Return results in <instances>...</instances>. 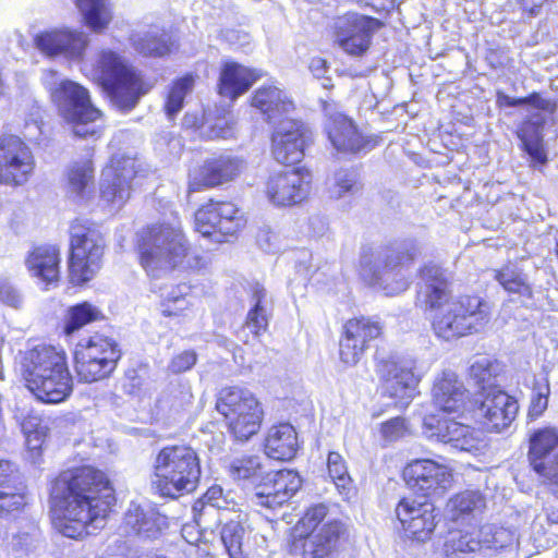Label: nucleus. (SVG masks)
Here are the masks:
<instances>
[{
	"mask_svg": "<svg viewBox=\"0 0 558 558\" xmlns=\"http://www.w3.org/2000/svg\"><path fill=\"white\" fill-rule=\"evenodd\" d=\"M54 527L65 537L81 538L104 526L114 501L106 474L89 465L65 470L52 482Z\"/></svg>",
	"mask_w": 558,
	"mask_h": 558,
	"instance_id": "1",
	"label": "nucleus"
},
{
	"mask_svg": "<svg viewBox=\"0 0 558 558\" xmlns=\"http://www.w3.org/2000/svg\"><path fill=\"white\" fill-rule=\"evenodd\" d=\"M421 278V302L426 308L438 311L432 324L437 337L449 341L478 332L486 326L489 320L487 303L473 295L451 300L448 276L440 267L425 266Z\"/></svg>",
	"mask_w": 558,
	"mask_h": 558,
	"instance_id": "2",
	"label": "nucleus"
},
{
	"mask_svg": "<svg viewBox=\"0 0 558 558\" xmlns=\"http://www.w3.org/2000/svg\"><path fill=\"white\" fill-rule=\"evenodd\" d=\"M26 387L45 403L64 401L73 390L66 354L52 345H37L24 352L21 361Z\"/></svg>",
	"mask_w": 558,
	"mask_h": 558,
	"instance_id": "3",
	"label": "nucleus"
},
{
	"mask_svg": "<svg viewBox=\"0 0 558 558\" xmlns=\"http://www.w3.org/2000/svg\"><path fill=\"white\" fill-rule=\"evenodd\" d=\"M422 252V243L412 238L366 250L361 256V274L386 295H397L409 286L402 269L413 264Z\"/></svg>",
	"mask_w": 558,
	"mask_h": 558,
	"instance_id": "4",
	"label": "nucleus"
},
{
	"mask_svg": "<svg viewBox=\"0 0 558 558\" xmlns=\"http://www.w3.org/2000/svg\"><path fill=\"white\" fill-rule=\"evenodd\" d=\"M154 475L155 492L175 499L196 489L201 477L199 458L191 447H165L155 459Z\"/></svg>",
	"mask_w": 558,
	"mask_h": 558,
	"instance_id": "5",
	"label": "nucleus"
},
{
	"mask_svg": "<svg viewBox=\"0 0 558 558\" xmlns=\"http://www.w3.org/2000/svg\"><path fill=\"white\" fill-rule=\"evenodd\" d=\"M96 73L110 101L121 111L134 109L153 88V84L146 82L132 64L111 50L101 51Z\"/></svg>",
	"mask_w": 558,
	"mask_h": 558,
	"instance_id": "6",
	"label": "nucleus"
},
{
	"mask_svg": "<svg viewBox=\"0 0 558 558\" xmlns=\"http://www.w3.org/2000/svg\"><path fill=\"white\" fill-rule=\"evenodd\" d=\"M138 251L143 267L155 276L180 265L187 253L184 234L179 227L153 225L140 233Z\"/></svg>",
	"mask_w": 558,
	"mask_h": 558,
	"instance_id": "7",
	"label": "nucleus"
},
{
	"mask_svg": "<svg viewBox=\"0 0 558 558\" xmlns=\"http://www.w3.org/2000/svg\"><path fill=\"white\" fill-rule=\"evenodd\" d=\"M51 97L60 116L80 138H98L101 134V112L92 105L89 94L80 84L64 80L52 90Z\"/></svg>",
	"mask_w": 558,
	"mask_h": 558,
	"instance_id": "8",
	"label": "nucleus"
},
{
	"mask_svg": "<svg viewBox=\"0 0 558 558\" xmlns=\"http://www.w3.org/2000/svg\"><path fill=\"white\" fill-rule=\"evenodd\" d=\"M70 280L74 284L89 281L100 269L105 238L99 228L87 220H75L71 226Z\"/></svg>",
	"mask_w": 558,
	"mask_h": 558,
	"instance_id": "9",
	"label": "nucleus"
},
{
	"mask_svg": "<svg viewBox=\"0 0 558 558\" xmlns=\"http://www.w3.org/2000/svg\"><path fill=\"white\" fill-rule=\"evenodd\" d=\"M216 410L223 415L230 433L241 441L255 435L262 424L263 409L250 390L241 387H227L219 391Z\"/></svg>",
	"mask_w": 558,
	"mask_h": 558,
	"instance_id": "10",
	"label": "nucleus"
},
{
	"mask_svg": "<svg viewBox=\"0 0 558 558\" xmlns=\"http://www.w3.org/2000/svg\"><path fill=\"white\" fill-rule=\"evenodd\" d=\"M121 351L112 339L95 335L81 341L74 352V368L80 381L107 378L117 367Z\"/></svg>",
	"mask_w": 558,
	"mask_h": 558,
	"instance_id": "11",
	"label": "nucleus"
},
{
	"mask_svg": "<svg viewBox=\"0 0 558 558\" xmlns=\"http://www.w3.org/2000/svg\"><path fill=\"white\" fill-rule=\"evenodd\" d=\"M379 24L378 20L357 13L338 16L331 26L333 44L350 56L362 57L368 51Z\"/></svg>",
	"mask_w": 558,
	"mask_h": 558,
	"instance_id": "12",
	"label": "nucleus"
},
{
	"mask_svg": "<svg viewBox=\"0 0 558 558\" xmlns=\"http://www.w3.org/2000/svg\"><path fill=\"white\" fill-rule=\"evenodd\" d=\"M484 388L475 399V416L487 430L500 433L514 421L518 402L497 386Z\"/></svg>",
	"mask_w": 558,
	"mask_h": 558,
	"instance_id": "13",
	"label": "nucleus"
},
{
	"mask_svg": "<svg viewBox=\"0 0 558 558\" xmlns=\"http://www.w3.org/2000/svg\"><path fill=\"white\" fill-rule=\"evenodd\" d=\"M34 167L33 154L20 137L8 135L0 138V184H24Z\"/></svg>",
	"mask_w": 558,
	"mask_h": 558,
	"instance_id": "14",
	"label": "nucleus"
},
{
	"mask_svg": "<svg viewBox=\"0 0 558 558\" xmlns=\"http://www.w3.org/2000/svg\"><path fill=\"white\" fill-rule=\"evenodd\" d=\"M527 458L531 468L549 481L554 493L558 495V428L535 430L530 437Z\"/></svg>",
	"mask_w": 558,
	"mask_h": 558,
	"instance_id": "15",
	"label": "nucleus"
},
{
	"mask_svg": "<svg viewBox=\"0 0 558 558\" xmlns=\"http://www.w3.org/2000/svg\"><path fill=\"white\" fill-rule=\"evenodd\" d=\"M403 478L415 494L428 497L441 495L452 482L448 466L430 459L411 461L403 470Z\"/></svg>",
	"mask_w": 558,
	"mask_h": 558,
	"instance_id": "16",
	"label": "nucleus"
},
{
	"mask_svg": "<svg viewBox=\"0 0 558 558\" xmlns=\"http://www.w3.org/2000/svg\"><path fill=\"white\" fill-rule=\"evenodd\" d=\"M311 142L312 132L303 122L287 119L275 128L271 151L280 163H298L303 159L305 148Z\"/></svg>",
	"mask_w": 558,
	"mask_h": 558,
	"instance_id": "17",
	"label": "nucleus"
},
{
	"mask_svg": "<svg viewBox=\"0 0 558 558\" xmlns=\"http://www.w3.org/2000/svg\"><path fill=\"white\" fill-rule=\"evenodd\" d=\"M396 514L407 535L420 543L432 539L441 520L440 512L432 502H418L410 498H402L399 501Z\"/></svg>",
	"mask_w": 558,
	"mask_h": 558,
	"instance_id": "18",
	"label": "nucleus"
},
{
	"mask_svg": "<svg viewBox=\"0 0 558 558\" xmlns=\"http://www.w3.org/2000/svg\"><path fill=\"white\" fill-rule=\"evenodd\" d=\"M245 169V161L236 156L222 154L204 160L189 173V192L214 187L234 180Z\"/></svg>",
	"mask_w": 558,
	"mask_h": 558,
	"instance_id": "19",
	"label": "nucleus"
},
{
	"mask_svg": "<svg viewBox=\"0 0 558 558\" xmlns=\"http://www.w3.org/2000/svg\"><path fill=\"white\" fill-rule=\"evenodd\" d=\"M344 532L342 522L328 520L319 530L294 537L291 553L300 558H331Z\"/></svg>",
	"mask_w": 558,
	"mask_h": 558,
	"instance_id": "20",
	"label": "nucleus"
},
{
	"mask_svg": "<svg viewBox=\"0 0 558 558\" xmlns=\"http://www.w3.org/2000/svg\"><path fill=\"white\" fill-rule=\"evenodd\" d=\"M311 178L301 169L281 171L269 175L265 193L276 206L301 203L310 191Z\"/></svg>",
	"mask_w": 558,
	"mask_h": 558,
	"instance_id": "21",
	"label": "nucleus"
},
{
	"mask_svg": "<svg viewBox=\"0 0 558 558\" xmlns=\"http://www.w3.org/2000/svg\"><path fill=\"white\" fill-rule=\"evenodd\" d=\"M383 331L378 320L361 317L353 318L344 325V333L340 340V359L347 365H355L362 357L368 343L377 339Z\"/></svg>",
	"mask_w": 558,
	"mask_h": 558,
	"instance_id": "22",
	"label": "nucleus"
},
{
	"mask_svg": "<svg viewBox=\"0 0 558 558\" xmlns=\"http://www.w3.org/2000/svg\"><path fill=\"white\" fill-rule=\"evenodd\" d=\"M134 175V165L131 159L112 160L101 173V198L117 208L122 207L130 198L131 181Z\"/></svg>",
	"mask_w": 558,
	"mask_h": 558,
	"instance_id": "23",
	"label": "nucleus"
},
{
	"mask_svg": "<svg viewBox=\"0 0 558 558\" xmlns=\"http://www.w3.org/2000/svg\"><path fill=\"white\" fill-rule=\"evenodd\" d=\"M383 389L390 398L399 400L402 405L409 404L416 393L420 378L409 363L384 361L379 365Z\"/></svg>",
	"mask_w": 558,
	"mask_h": 558,
	"instance_id": "24",
	"label": "nucleus"
},
{
	"mask_svg": "<svg viewBox=\"0 0 558 558\" xmlns=\"http://www.w3.org/2000/svg\"><path fill=\"white\" fill-rule=\"evenodd\" d=\"M35 46L45 56L53 58L64 56L78 60L88 45L87 35L83 32L71 29H53L36 35Z\"/></svg>",
	"mask_w": 558,
	"mask_h": 558,
	"instance_id": "25",
	"label": "nucleus"
},
{
	"mask_svg": "<svg viewBox=\"0 0 558 558\" xmlns=\"http://www.w3.org/2000/svg\"><path fill=\"white\" fill-rule=\"evenodd\" d=\"M432 396L439 410L456 413L464 409L468 390L454 372L444 371L434 383Z\"/></svg>",
	"mask_w": 558,
	"mask_h": 558,
	"instance_id": "26",
	"label": "nucleus"
},
{
	"mask_svg": "<svg viewBox=\"0 0 558 558\" xmlns=\"http://www.w3.org/2000/svg\"><path fill=\"white\" fill-rule=\"evenodd\" d=\"M544 112L542 109L531 108L527 118L517 131L523 150L534 163L538 165H544L547 161L543 146V129L546 121Z\"/></svg>",
	"mask_w": 558,
	"mask_h": 558,
	"instance_id": "27",
	"label": "nucleus"
},
{
	"mask_svg": "<svg viewBox=\"0 0 558 558\" xmlns=\"http://www.w3.org/2000/svg\"><path fill=\"white\" fill-rule=\"evenodd\" d=\"M252 106L258 109L269 123L276 125L289 119L288 116L294 110L293 102L275 86L258 88L252 98Z\"/></svg>",
	"mask_w": 558,
	"mask_h": 558,
	"instance_id": "28",
	"label": "nucleus"
},
{
	"mask_svg": "<svg viewBox=\"0 0 558 558\" xmlns=\"http://www.w3.org/2000/svg\"><path fill=\"white\" fill-rule=\"evenodd\" d=\"M326 128L330 142L339 151L357 153L367 144L352 120L342 113L331 116Z\"/></svg>",
	"mask_w": 558,
	"mask_h": 558,
	"instance_id": "29",
	"label": "nucleus"
},
{
	"mask_svg": "<svg viewBox=\"0 0 558 558\" xmlns=\"http://www.w3.org/2000/svg\"><path fill=\"white\" fill-rule=\"evenodd\" d=\"M496 281L511 294H517L523 303L533 300L534 292L529 275L514 262L505 264L500 269L494 270Z\"/></svg>",
	"mask_w": 558,
	"mask_h": 558,
	"instance_id": "30",
	"label": "nucleus"
},
{
	"mask_svg": "<svg viewBox=\"0 0 558 558\" xmlns=\"http://www.w3.org/2000/svg\"><path fill=\"white\" fill-rule=\"evenodd\" d=\"M265 449L268 459L290 460L298 450V437L294 427L288 423L272 426L267 435Z\"/></svg>",
	"mask_w": 558,
	"mask_h": 558,
	"instance_id": "31",
	"label": "nucleus"
},
{
	"mask_svg": "<svg viewBox=\"0 0 558 558\" xmlns=\"http://www.w3.org/2000/svg\"><path fill=\"white\" fill-rule=\"evenodd\" d=\"M258 75L238 63H226L220 73L219 94L231 99L244 94Z\"/></svg>",
	"mask_w": 558,
	"mask_h": 558,
	"instance_id": "32",
	"label": "nucleus"
},
{
	"mask_svg": "<svg viewBox=\"0 0 558 558\" xmlns=\"http://www.w3.org/2000/svg\"><path fill=\"white\" fill-rule=\"evenodd\" d=\"M59 250L52 245L36 247L27 259L29 270L47 284L59 279Z\"/></svg>",
	"mask_w": 558,
	"mask_h": 558,
	"instance_id": "33",
	"label": "nucleus"
},
{
	"mask_svg": "<svg viewBox=\"0 0 558 558\" xmlns=\"http://www.w3.org/2000/svg\"><path fill=\"white\" fill-rule=\"evenodd\" d=\"M133 48L143 56L162 57L170 51L168 34L158 27H150L132 34Z\"/></svg>",
	"mask_w": 558,
	"mask_h": 558,
	"instance_id": "34",
	"label": "nucleus"
},
{
	"mask_svg": "<svg viewBox=\"0 0 558 558\" xmlns=\"http://www.w3.org/2000/svg\"><path fill=\"white\" fill-rule=\"evenodd\" d=\"M269 469L268 457L243 456L232 460L229 466L230 475L234 480L250 481L252 484L258 482L266 475Z\"/></svg>",
	"mask_w": 558,
	"mask_h": 558,
	"instance_id": "35",
	"label": "nucleus"
},
{
	"mask_svg": "<svg viewBox=\"0 0 558 558\" xmlns=\"http://www.w3.org/2000/svg\"><path fill=\"white\" fill-rule=\"evenodd\" d=\"M159 518L153 510L145 511L140 506L129 509L125 514V524L136 535L155 538L159 534Z\"/></svg>",
	"mask_w": 558,
	"mask_h": 558,
	"instance_id": "36",
	"label": "nucleus"
},
{
	"mask_svg": "<svg viewBox=\"0 0 558 558\" xmlns=\"http://www.w3.org/2000/svg\"><path fill=\"white\" fill-rule=\"evenodd\" d=\"M85 23L94 31L101 32L111 21L107 0H74Z\"/></svg>",
	"mask_w": 558,
	"mask_h": 558,
	"instance_id": "37",
	"label": "nucleus"
},
{
	"mask_svg": "<svg viewBox=\"0 0 558 558\" xmlns=\"http://www.w3.org/2000/svg\"><path fill=\"white\" fill-rule=\"evenodd\" d=\"M105 318L102 312L95 305L83 302L69 307L65 316L64 332L71 335L85 325L102 320Z\"/></svg>",
	"mask_w": 558,
	"mask_h": 558,
	"instance_id": "38",
	"label": "nucleus"
},
{
	"mask_svg": "<svg viewBox=\"0 0 558 558\" xmlns=\"http://www.w3.org/2000/svg\"><path fill=\"white\" fill-rule=\"evenodd\" d=\"M485 507V498L478 490H464L452 497L448 504L447 509L450 518L454 521L481 511Z\"/></svg>",
	"mask_w": 558,
	"mask_h": 558,
	"instance_id": "39",
	"label": "nucleus"
},
{
	"mask_svg": "<svg viewBox=\"0 0 558 558\" xmlns=\"http://www.w3.org/2000/svg\"><path fill=\"white\" fill-rule=\"evenodd\" d=\"M481 548L504 549L520 544L519 536L514 530L496 526L493 524L484 525L480 530Z\"/></svg>",
	"mask_w": 558,
	"mask_h": 558,
	"instance_id": "40",
	"label": "nucleus"
},
{
	"mask_svg": "<svg viewBox=\"0 0 558 558\" xmlns=\"http://www.w3.org/2000/svg\"><path fill=\"white\" fill-rule=\"evenodd\" d=\"M269 480L275 486V498L280 499L282 506L288 502L294 494L301 488L302 480L293 470L270 471L268 469Z\"/></svg>",
	"mask_w": 558,
	"mask_h": 558,
	"instance_id": "41",
	"label": "nucleus"
},
{
	"mask_svg": "<svg viewBox=\"0 0 558 558\" xmlns=\"http://www.w3.org/2000/svg\"><path fill=\"white\" fill-rule=\"evenodd\" d=\"M69 186L71 193L84 197L94 186V168L92 161L75 162L69 171Z\"/></svg>",
	"mask_w": 558,
	"mask_h": 558,
	"instance_id": "42",
	"label": "nucleus"
},
{
	"mask_svg": "<svg viewBox=\"0 0 558 558\" xmlns=\"http://www.w3.org/2000/svg\"><path fill=\"white\" fill-rule=\"evenodd\" d=\"M363 189V184L359 180L357 174L351 170H339L333 175V182L329 187L330 197L340 199L359 194Z\"/></svg>",
	"mask_w": 558,
	"mask_h": 558,
	"instance_id": "43",
	"label": "nucleus"
},
{
	"mask_svg": "<svg viewBox=\"0 0 558 558\" xmlns=\"http://www.w3.org/2000/svg\"><path fill=\"white\" fill-rule=\"evenodd\" d=\"M267 291L259 284H256L253 290L254 306L250 310L245 327L251 330L255 336H258L268 326V319L264 308V301L266 299Z\"/></svg>",
	"mask_w": 558,
	"mask_h": 558,
	"instance_id": "44",
	"label": "nucleus"
},
{
	"mask_svg": "<svg viewBox=\"0 0 558 558\" xmlns=\"http://www.w3.org/2000/svg\"><path fill=\"white\" fill-rule=\"evenodd\" d=\"M245 529L240 521L230 520L220 531V539L230 558H241Z\"/></svg>",
	"mask_w": 558,
	"mask_h": 558,
	"instance_id": "45",
	"label": "nucleus"
},
{
	"mask_svg": "<svg viewBox=\"0 0 558 558\" xmlns=\"http://www.w3.org/2000/svg\"><path fill=\"white\" fill-rule=\"evenodd\" d=\"M26 504V485L0 489V518H14L25 508Z\"/></svg>",
	"mask_w": 558,
	"mask_h": 558,
	"instance_id": "46",
	"label": "nucleus"
},
{
	"mask_svg": "<svg viewBox=\"0 0 558 558\" xmlns=\"http://www.w3.org/2000/svg\"><path fill=\"white\" fill-rule=\"evenodd\" d=\"M194 86V77L190 74L177 80L167 97L166 113L173 119L183 108L185 96L191 93Z\"/></svg>",
	"mask_w": 558,
	"mask_h": 558,
	"instance_id": "47",
	"label": "nucleus"
},
{
	"mask_svg": "<svg viewBox=\"0 0 558 558\" xmlns=\"http://www.w3.org/2000/svg\"><path fill=\"white\" fill-rule=\"evenodd\" d=\"M219 214H217L215 202L204 205L195 213V228L204 236H216L217 241H222L219 235Z\"/></svg>",
	"mask_w": 558,
	"mask_h": 558,
	"instance_id": "48",
	"label": "nucleus"
},
{
	"mask_svg": "<svg viewBox=\"0 0 558 558\" xmlns=\"http://www.w3.org/2000/svg\"><path fill=\"white\" fill-rule=\"evenodd\" d=\"M219 214V235H232L243 227V218L236 206L229 202H215Z\"/></svg>",
	"mask_w": 558,
	"mask_h": 558,
	"instance_id": "49",
	"label": "nucleus"
},
{
	"mask_svg": "<svg viewBox=\"0 0 558 558\" xmlns=\"http://www.w3.org/2000/svg\"><path fill=\"white\" fill-rule=\"evenodd\" d=\"M480 548V539H475L470 533L460 530L450 531L444 544V551L447 556L473 553Z\"/></svg>",
	"mask_w": 558,
	"mask_h": 558,
	"instance_id": "50",
	"label": "nucleus"
},
{
	"mask_svg": "<svg viewBox=\"0 0 558 558\" xmlns=\"http://www.w3.org/2000/svg\"><path fill=\"white\" fill-rule=\"evenodd\" d=\"M449 437L448 444L461 451H473L480 448L481 439L477 437L475 430L471 426L457 421L451 425Z\"/></svg>",
	"mask_w": 558,
	"mask_h": 558,
	"instance_id": "51",
	"label": "nucleus"
},
{
	"mask_svg": "<svg viewBox=\"0 0 558 558\" xmlns=\"http://www.w3.org/2000/svg\"><path fill=\"white\" fill-rule=\"evenodd\" d=\"M497 105L502 107H519V106H530L534 109H542L547 113H553L556 109V104L549 99L542 98L538 94L534 93L527 97L523 98H512L505 93H497Z\"/></svg>",
	"mask_w": 558,
	"mask_h": 558,
	"instance_id": "52",
	"label": "nucleus"
},
{
	"mask_svg": "<svg viewBox=\"0 0 558 558\" xmlns=\"http://www.w3.org/2000/svg\"><path fill=\"white\" fill-rule=\"evenodd\" d=\"M275 486L269 480L268 472L263 478L255 483L254 493L251 497L252 502L255 506H259L266 509L275 510L282 506L280 499L276 497Z\"/></svg>",
	"mask_w": 558,
	"mask_h": 558,
	"instance_id": "53",
	"label": "nucleus"
},
{
	"mask_svg": "<svg viewBox=\"0 0 558 558\" xmlns=\"http://www.w3.org/2000/svg\"><path fill=\"white\" fill-rule=\"evenodd\" d=\"M454 420L440 418L437 415H427L423 420V434L430 440L448 444L451 425Z\"/></svg>",
	"mask_w": 558,
	"mask_h": 558,
	"instance_id": "54",
	"label": "nucleus"
},
{
	"mask_svg": "<svg viewBox=\"0 0 558 558\" xmlns=\"http://www.w3.org/2000/svg\"><path fill=\"white\" fill-rule=\"evenodd\" d=\"M328 514V508L318 504L306 510L304 515L300 519L296 524V530L301 531V534H310L313 531L319 530L320 526L326 523V517Z\"/></svg>",
	"mask_w": 558,
	"mask_h": 558,
	"instance_id": "55",
	"label": "nucleus"
},
{
	"mask_svg": "<svg viewBox=\"0 0 558 558\" xmlns=\"http://www.w3.org/2000/svg\"><path fill=\"white\" fill-rule=\"evenodd\" d=\"M328 473L338 488L345 489L351 483V477L343 458L338 452H329L327 459Z\"/></svg>",
	"mask_w": 558,
	"mask_h": 558,
	"instance_id": "56",
	"label": "nucleus"
},
{
	"mask_svg": "<svg viewBox=\"0 0 558 558\" xmlns=\"http://www.w3.org/2000/svg\"><path fill=\"white\" fill-rule=\"evenodd\" d=\"M470 375L478 385V392H483L484 387L496 386L494 365L487 359L474 362L470 368Z\"/></svg>",
	"mask_w": 558,
	"mask_h": 558,
	"instance_id": "57",
	"label": "nucleus"
},
{
	"mask_svg": "<svg viewBox=\"0 0 558 558\" xmlns=\"http://www.w3.org/2000/svg\"><path fill=\"white\" fill-rule=\"evenodd\" d=\"M25 485L17 465L9 460H0V489L15 488Z\"/></svg>",
	"mask_w": 558,
	"mask_h": 558,
	"instance_id": "58",
	"label": "nucleus"
},
{
	"mask_svg": "<svg viewBox=\"0 0 558 558\" xmlns=\"http://www.w3.org/2000/svg\"><path fill=\"white\" fill-rule=\"evenodd\" d=\"M549 384H535L532 390L529 416L534 418L541 416L548 407Z\"/></svg>",
	"mask_w": 558,
	"mask_h": 558,
	"instance_id": "59",
	"label": "nucleus"
},
{
	"mask_svg": "<svg viewBox=\"0 0 558 558\" xmlns=\"http://www.w3.org/2000/svg\"><path fill=\"white\" fill-rule=\"evenodd\" d=\"M39 530L36 525L32 524L26 531H20L13 535L12 547L16 551H29L38 542Z\"/></svg>",
	"mask_w": 558,
	"mask_h": 558,
	"instance_id": "60",
	"label": "nucleus"
},
{
	"mask_svg": "<svg viewBox=\"0 0 558 558\" xmlns=\"http://www.w3.org/2000/svg\"><path fill=\"white\" fill-rule=\"evenodd\" d=\"M234 121L231 116L217 118L206 130V136L210 140L229 138L233 135Z\"/></svg>",
	"mask_w": 558,
	"mask_h": 558,
	"instance_id": "61",
	"label": "nucleus"
},
{
	"mask_svg": "<svg viewBox=\"0 0 558 558\" xmlns=\"http://www.w3.org/2000/svg\"><path fill=\"white\" fill-rule=\"evenodd\" d=\"M196 352L194 350H185L171 359L168 368L173 374H181L190 371L196 364Z\"/></svg>",
	"mask_w": 558,
	"mask_h": 558,
	"instance_id": "62",
	"label": "nucleus"
},
{
	"mask_svg": "<svg viewBox=\"0 0 558 558\" xmlns=\"http://www.w3.org/2000/svg\"><path fill=\"white\" fill-rule=\"evenodd\" d=\"M381 435L387 441H396L405 435L404 420L401 417H393L381 425Z\"/></svg>",
	"mask_w": 558,
	"mask_h": 558,
	"instance_id": "63",
	"label": "nucleus"
},
{
	"mask_svg": "<svg viewBox=\"0 0 558 558\" xmlns=\"http://www.w3.org/2000/svg\"><path fill=\"white\" fill-rule=\"evenodd\" d=\"M256 241L259 247L267 253H275L279 250V238L269 227L259 229Z\"/></svg>",
	"mask_w": 558,
	"mask_h": 558,
	"instance_id": "64",
	"label": "nucleus"
}]
</instances>
